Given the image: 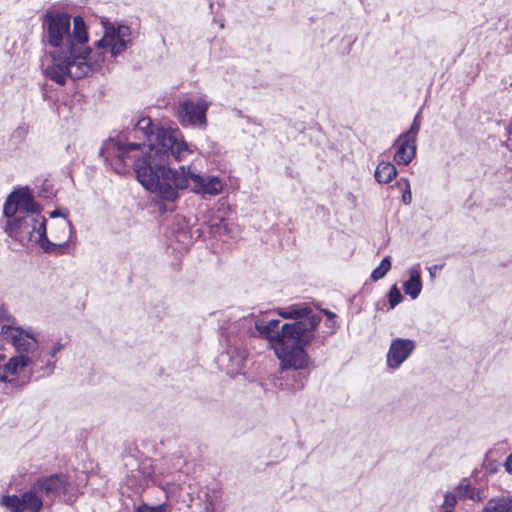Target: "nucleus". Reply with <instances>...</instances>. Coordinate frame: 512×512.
I'll return each mask as SVG.
<instances>
[{"label": "nucleus", "instance_id": "obj_1", "mask_svg": "<svg viewBox=\"0 0 512 512\" xmlns=\"http://www.w3.org/2000/svg\"><path fill=\"white\" fill-rule=\"evenodd\" d=\"M192 153L179 129H154L149 117L139 118L127 135L109 138L100 149V155L117 173H123L128 162H133L137 177L140 168L149 167L158 175L156 166L167 167L170 159L184 161Z\"/></svg>", "mask_w": 512, "mask_h": 512}, {"label": "nucleus", "instance_id": "obj_2", "mask_svg": "<svg viewBox=\"0 0 512 512\" xmlns=\"http://www.w3.org/2000/svg\"><path fill=\"white\" fill-rule=\"evenodd\" d=\"M42 41L51 47L43 58V74L57 84L63 85L67 77L79 79L87 76L104 62V54L88 48V33L82 17L73 18L65 12L47 11L42 19Z\"/></svg>", "mask_w": 512, "mask_h": 512}, {"label": "nucleus", "instance_id": "obj_3", "mask_svg": "<svg viewBox=\"0 0 512 512\" xmlns=\"http://www.w3.org/2000/svg\"><path fill=\"white\" fill-rule=\"evenodd\" d=\"M242 326L254 325L256 333L266 339L280 361L282 370H305L311 358L305 350L315 339L318 318L301 323H283L278 319H260L252 315L243 317Z\"/></svg>", "mask_w": 512, "mask_h": 512}, {"label": "nucleus", "instance_id": "obj_4", "mask_svg": "<svg viewBox=\"0 0 512 512\" xmlns=\"http://www.w3.org/2000/svg\"><path fill=\"white\" fill-rule=\"evenodd\" d=\"M156 168L158 176L149 167L140 168L138 181L146 190L163 201H176L180 192L188 188L189 181L192 182L191 190L203 196H216L223 190L220 178L193 173L190 166L182 165L178 169H173L169 165L167 167L160 165Z\"/></svg>", "mask_w": 512, "mask_h": 512}, {"label": "nucleus", "instance_id": "obj_5", "mask_svg": "<svg viewBox=\"0 0 512 512\" xmlns=\"http://www.w3.org/2000/svg\"><path fill=\"white\" fill-rule=\"evenodd\" d=\"M7 218L5 232L22 245L38 244L43 251H51L54 245L46 235V219L39 205L26 190L12 192L3 207Z\"/></svg>", "mask_w": 512, "mask_h": 512}, {"label": "nucleus", "instance_id": "obj_6", "mask_svg": "<svg viewBox=\"0 0 512 512\" xmlns=\"http://www.w3.org/2000/svg\"><path fill=\"white\" fill-rule=\"evenodd\" d=\"M210 106L206 95L184 98L177 103L176 117L183 127L205 129L208 124L206 113Z\"/></svg>", "mask_w": 512, "mask_h": 512}, {"label": "nucleus", "instance_id": "obj_7", "mask_svg": "<svg viewBox=\"0 0 512 512\" xmlns=\"http://www.w3.org/2000/svg\"><path fill=\"white\" fill-rule=\"evenodd\" d=\"M36 488L51 501L60 499L65 503H73L76 499V488L65 474L41 477L36 481Z\"/></svg>", "mask_w": 512, "mask_h": 512}, {"label": "nucleus", "instance_id": "obj_8", "mask_svg": "<svg viewBox=\"0 0 512 512\" xmlns=\"http://www.w3.org/2000/svg\"><path fill=\"white\" fill-rule=\"evenodd\" d=\"M41 491L36 488V482L21 495H4L0 498V505L9 512H40L43 508Z\"/></svg>", "mask_w": 512, "mask_h": 512}, {"label": "nucleus", "instance_id": "obj_9", "mask_svg": "<svg viewBox=\"0 0 512 512\" xmlns=\"http://www.w3.org/2000/svg\"><path fill=\"white\" fill-rule=\"evenodd\" d=\"M1 333L20 354L34 353L39 347L38 334L32 328L25 329L15 325H3Z\"/></svg>", "mask_w": 512, "mask_h": 512}, {"label": "nucleus", "instance_id": "obj_10", "mask_svg": "<svg viewBox=\"0 0 512 512\" xmlns=\"http://www.w3.org/2000/svg\"><path fill=\"white\" fill-rule=\"evenodd\" d=\"M131 42V29L126 25L110 26L105 28L102 39L96 42V47L109 48L112 56L124 52Z\"/></svg>", "mask_w": 512, "mask_h": 512}, {"label": "nucleus", "instance_id": "obj_11", "mask_svg": "<svg viewBox=\"0 0 512 512\" xmlns=\"http://www.w3.org/2000/svg\"><path fill=\"white\" fill-rule=\"evenodd\" d=\"M415 341L407 338H395L391 341L386 355V365L391 370L398 369L414 352Z\"/></svg>", "mask_w": 512, "mask_h": 512}, {"label": "nucleus", "instance_id": "obj_12", "mask_svg": "<svg viewBox=\"0 0 512 512\" xmlns=\"http://www.w3.org/2000/svg\"><path fill=\"white\" fill-rule=\"evenodd\" d=\"M187 495L192 507L196 509L195 512H215L216 504L220 499V493L209 487L199 488L196 495L193 491L188 492Z\"/></svg>", "mask_w": 512, "mask_h": 512}, {"label": "nucleus", "instance_id": "obj_13", "mask_svg": "<svg viewBox=\"0 0 512 512\" xmlns=\"http://www.w3.org/2000/svg\"><path fill=\"white\" fill-rule=\"evenodd\" d=\"M141 469L142 470L140 472L143 473L145 484L147 485L149 481L156 483L164 491L168 501L185 502V499H188V495L183 494L184 487L180 484L170 482H157L153 478V472L150 469V465H145V463H143V467Z\"/></svg>", "mask_w": 512, "mask_h": 512}, {"label": "nucleus", "instance_id": "obj_14", "mask_svg": "<svg viewBox=\"0 0 512 512\" xmlns=\"http://www.w3.org/2000/svg\"><path fill=\"white\" fill-rule=\"evenodd\" d=\"M275 312L284 319L295 320L293 323L308 322L311 318H318L319 324L322 321L321 315L314 313L307 304H292L284 308H277Z\"/></svg>", "mask_w": 512, "mask_h": 512}, {"label": "nucleus", "instance_id": "obj_15", "mask_svg": "<svg viewBox=\"0 0 512 512\" xmlns=\"http://www.w3.org/2000/svg\"><path fill=\"white\" fill-rule=\"evenodd\" d=\"M73 226L71 222L63 217L58 223H56L52 235L56 242H52L53 249L51 251H44L45 253L51 254H62L63 249L67 246L73 235Z\"/></svg>", "mask_w": 512, "mask_h": 512}, {"label": "nucleus", "instance_id": "obj_16", "mask_svg": "<svg viewBox=\"0 0 512 512\" xmlns=\"http://www.w3.org/2000/svg\"><path fill=\"white\" fill-rule=\"evenodd\" d=\"M32 358L28 355L19 354L11 357L8 362L0 368V382H13L15 377L26 367L32 364Z\"/></svg>", "mask_w": 512, "mask_h": 512}, {"label": "nucleus", "instance_id": "obj_17", "mask_svg": "<svg viewBox=\"0 0 512 512\" xmlns=\"http://www.w3.org/2000/svg\"><path fill=\"white\" fill-rule=\"evenodd\" d=\"M393 146L396 149L394 161L398 165H408L415 158L416 142L414 140L400 135Z\"/></svg>", "mask_w": 512, "mask_h": 512}, {"label": "nucleus", "instance_id": "obj_18", "mask_svg": "<svg viewBox=\"0 0 512 512\" xmlns=\"http://www.w3.org/2000/svg\"><path fill=\"white\" fill-rule=\"evenodd\" d=\"M409 278L403 283V291L411 299H416L422 291L421 269L420 265L412 266L409 271Z\"/></svg>", "mask_w": 512, "mask_h": 512}, {"label": "nucleus", "instance_id": "obj_19", "mask_svg": "<svg viewBox=\"0 0 512 512\" xmlns=\"http://www.w3.org/2000/svg\"><path fill=\"white\" fill-rule=\"evenodd\" d=\"M397 175V169L394 164L390 162H380L375 170V179L380 184H388Z\"/></svg>", "mask_w": 512, "mask_h": 512}, {"label": "nucleus", "instance_id": "obj_20", "mask_svg": "<svg viewBox=\"0 0 512 512\" xmlns=\"http://www.w3.org/2000/svg\"><path fill=\"white\" fill-rule=\"evenodd\" d=\"M245 357L236 349L231 348L220 355L219 361L223 364L225 361H230L231 364L227 367L230 372L238 371L243 365Z\"/></svg>", "mask_w": 512, "mask_h": 512}, {"label": "nucleus", "instance_id": "obj_21", "mask_svg": "<svg viewBox=\"0 0 512 512\" xmlns=\"http://www.w3.org/2000/svg\"><path fill=\"white\" fill-rule=\"evenodd\" d=\"M482 512H512V497L490 499Z\"/></svg>", "mask_w": 512, "mask_h": 512}, {"label": "nucleus", "instance_id": "obj_22", "mask_svg": "<svg viewBox=\"0 0 512 512\" xmlns=\"http://www.w3.org/2000/svg\"><path fill=\"white\" fill-rule=\"evenodd\" d=\"M390 268H391V259L389 256H386L385 258L382 259L380 265L372 271L371 279L373 281H378V280L382 279L387 274V272L390 270Z\"/></svg>", "mask_w": 512, "mask_h": 512}, {"label": "nucleus", "instance_id": "obj_23", "mask_svg": "<svg viewBox=\"0 0 512 512\" xmlns=\"http://www.w3.org/2000/svg\"><path fill=\"white\" fill-rule=\"evenodd\" d=\"M169 508L170 505L167 502H164L156 506L141 504L135 509V512H168Z\"/></svg>", "mask_w": 512, "mask_h": 512}, {"label": "nucleus", "instance_id": "obj_24", "mask_svg": "<svg viewBox=\"0 0 512 512\" xmlns=\"http://www.w3.org/2000/svg\"><path fill=\"white\" fill-rule=\"evenodd\" d=\"M293 378H294L293 383H288V382L285 383L286 389H289L292 391H297V390L302 389L305 386V382L307 379L306 375H302V373H298V374H294Z\"/></svg>", "mask_w": 512, "mask_h": 512}, {"label": "nucleus", "instance_id": "obj_25", "mask_svg": "<svg viewBox=\"0 0 512 512\" xmlns=\"http://www.w3.org/2000/svg\"><path fill=\"white\" fill-rule=\"evenodd\" d=\"M420 124H421L420 113H417L416 116L414 117V120L412 122L410 129L407 132L402 133L401 135L406 136L408 139L414 140L416 142V137L420 130Z\"/></svg>", "mask_w": 512, "mask_h": 512}, {"label": "nucleus", "instance_id": "obj_26", "mask_svg": "<svg viewBox=\"0 0 512 512\" xmlns=\"http://www.w3.org/2000/svg\"><path fill=\"white\" fill-rule=\"evenodd\" d=\"M456 494L460 498H470L473 499L474 497V488L469 485L466 481H462L457 487H456Z\"/></svg>", "mask_w": 512, "mask_h": 512}, {"label": "nucleus", "instance_id": "obj_27", "mask_svg": "<svg viewBox=\"0 0 512 512\" xmlns=\"http://www.w3.org/2000/svg\"><path fill=\"white\" fill-rule=\"evenodd\" d=\"M388 298L391 308H394L396 305L402 302L403 296L395 284L390 288Z\"/></svg>", "mask_w": 512, "mask_h": 512}, {"label": "nucleus", "instance_id": "obj_28", "mask_svg": "<svg viewBox=\"0 0 512 512\" xmlns=\"http://www.w3.org/2000/svg\"><path fill=\"white\" fill-rule=\"evenodd\" d=\"M65 346H66V343L62 342L61 339H58L57 341L54 342V344L50 348V350L48 352L49 356L51 358H56L58 352H60L62 349H64Z\"/></svg>", "mask_w": 512, "mask_h": 512}, {"label": "nucleus", "instance_id": "obj_29", "mask_svg": "<svg viewBox=\"0 0 512 512\" xmlns=\"http://www.w3.org/2000/svg\"><path fill=\"white\" fill-rule=\"evenodd\" d=\"M402 201L406 205L410 204L412 201V194L410 191V184L408 180H405V190L402 195Z\"/></svg>", "mask_w": 512, "mask_h": 512}, {"label": "nucleus", "instance_id": "obj_30", "mask_svg": "<svg viewBox=\"0 0 512 512\" xmlns=\"http://www.w3.org/2000/svg\"><path fill=\"white\" fill-rule=\"evenodd\" d=\"M457 497L456 490L454 493H447L444 498V505L448 508L453 507L456 504Z\"/></svg>", "mask_w": 512, "mask_h": 512}, {"label": "nucleus", "instance_id": "obj_31", "mask_svg": "<svg viewBox=\"0 0 512 512\" xmlns=\"http://www.w3.org/2000/svg\"><path fill=\"white\" fill-rule=\"evenodd\" d=\"M505 468L507 472L512 474V453L506 459Z\"/></svg>", "mask_w": 512, "mask_h": 512}, {"label": "nucleus", "instance_id": "obj_32", "mask_svg": "<svg viewBox=\"0 0 512 512\" xmlns=\"http://www.w3.org/2000/svg\"><path fill=\"white\" fill-rule=\"evenodd\" d=\"M442 266H439V265H435L433 267H430L428 270H429V274H430V277L433 279L435 276H436V270L437 269H441Z\"/></svg>", "mask_w": 512, "mask_h": 512}, {"label": "nucleus", "instance_id": "obj_33", "mask_svg": "<svg viewBox=\"0 0 512 512\" xmlns=\"http://www.w3.org/2000/svg\"><path fill=\"white\" fill-rule=\"evenodd\" d=\"M323 312L327 316V322H330V321L334 320L335 317H336L335 313H333L331 311L323 310Z\"/></svg>", "mask_w": 512, "mask_h": 512}, {"label": "nucleus", "instance_id": "obj_34", "mask_svg": "<svg viewBox=\"0 0 512 512\" xmlns=\"http://www.w3.org/2000/svg\"><path fill=\"white\" fill-rule=\"evenodd\" d=\"M46 368H47L49 373H52V371L54 370V362L53 361H47Z\"/></svg>", "mask_w": 512, "mask_h": 512}, {"label": "nucleus", "instance_id": "obj_35", "mask_svg": "<svg viewBox=\"0 0 512 512\" xmlns=\"http://www.w3.org/2000/svg\"><path fill=\"white\" fill-rule=\"evenodd\" d=\"M327 325L329 328H331L333 331L336 329V323L334 320L327 322Z\"/></svg>", "mask_w": 512, "mask_h": 512}, {"label": "nucleus", "instance_id": "obj_36", "mask_svg": "<svg viewBox=\"0 0 512 512\" xmlns=\"http://www.w3.org/2000/svg\"><path fill=\"white\" fill-rule=\"evenodd\" d=\"M60 215H62V214L59 210H54L53 212L50 213V217H52V218L60 216Z\"/></svg>", "mask_w": 512, "mask_h": 512}, {"label": "nucleus", "instance_id": "obj_37", "mask_svg": "<svg viewBox=\"0 0 512 512\" xmlns=\"http://www.w3.org/2000/svg\"><path fill=\"white\" fill-rule=\"evenodd\" d=\"M405 180H406V179H401V180H400V182H399V184H401V183H402V185H404V186H405Z\"/></svg>", "mask_w": 512, "mask_h": 512}, {"label": "nucleus", "instance_id": "obj_38", "mask_svg": "<svg viewBox=\"0 0 512 512\" xmlns=\"http://www.w3.org/2000/svg\"><path fill=\"white\" fill-rule=\"evenodd\" d=\"M444 512H451V511H444Z\"/></svg>", "mask_w": 512, "mask_h": 512}]
</instances>
